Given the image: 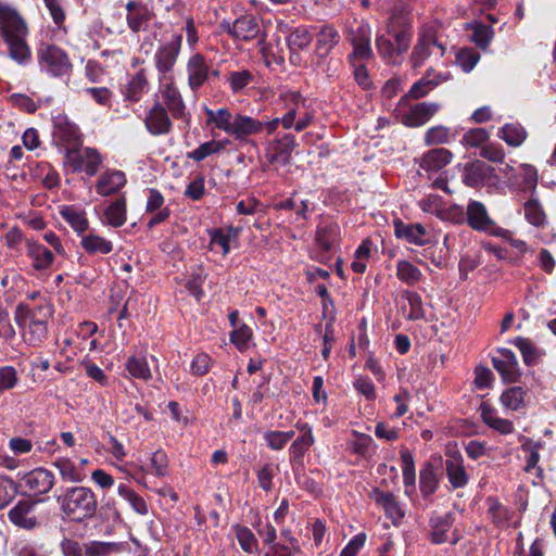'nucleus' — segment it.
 <instances>
[{
    "label": "nucleus",
    "instance_id": "nucleus-1",
    "mask_svg": "<svg viewBox=\"0 0 556 556\" xmlns=\"http://www.w3.org/2000/svg\"><path fill=\"white\" fill-rule=\"evenodd\" d=\"M28 35L29 27L21 12L13 5L0 2V37L7 45L9 58L21 66L28 65L33 60Z\"/></svg>",
    "mask_w": 556,
    "mask_h": 556
},
{
    "label": "nucleus",
    "instance_id": "nucleus-2",
    "mask_svg": "<svg viewBox=\"0 0 556 556\" xmlns=\"http://www.w3.org/2000/svg\"><path fill=\"white\" fill-rule=\"evenodd\" d=\"M52 313V306L48 303L39 304L31 309L25 308L22 304L17 306L15 320L23 329V339L27 344L36 346L46 339Z\"/></svg>",
    "mask_w": 556,
    "mask_h": 556
},
{
    "label": "nucleus",
    "instance_id": "nucleus-3",
    "mask_svg": "<svg viewBox=\"0 0 556 556\" xmlns=\"http://www.w3.org/2000/svg\"><path fill=\"white\" fill-rule=\"evenodd\" d=\"M62 513L72 521L81 522L92 518L97 511V500L91 489L86 486L67 488L58 497Z\"/></svg>",
    "mask_w": 556,
    "mask_h": 556
},
{
    "label": "nucleus",
    "instance_id": "nucleus-4",
    "mask_svg": "<svg viewBox=\"0 0 556 556\" xmlns=\"http://www.w3.org/2000/svg\"><path fill=\"white\" fill-rule=\"evenodd\" d=\"M37 62L40 71L53 78L70 77L73 71L67 52L54 43H40L37 49Z\"/></svg>",
    "mask_w": 556,
    "mask_h": 556
},
{
    "label": "nucleus",
    "instance_id": "nucleus-5",
    "mask_svg": "<svg viewBox=\"0 0 556 556\" xmlns=\"http://www.w3.org/2000/svg\"><path fill=\"white\" fill-rule=\"evenodd\" d=\"M182 46V34L175 33L167 40L156 47L153 63L157 73V79L175 77V66Z\"/></svg>",
    "mask_w": 556,
    "mask_h": 556
},
{
    "label": "nucleus",
    "instance_id": "nucleus-6",
    "mask_svg": "<svg viewBox=\"0 0 556 556\" xmlns=\"http://www.w3.org/2000/svg\"><path fill=\"white\" fill-rule=\"evenodd\" d=\"M394 41L386 35H379L376 38V47L379 54L389 63H399L400 56L406 52L410 45L412 31L405 26L399 30L392 28L389 30Z\"/></svg>",
    "mask_w": 556,
    "mask_h": 556
},
{
    "label": "nucleus",
    "instance_id": "nucleus-7",
    "mask_svg": "<svg viewBox=\"0 0 556 556\" xmlns=\"http://www.w3.org/2000/svg\"><path fill=\"white\" fill-rule=\"evenodd\" d=\"M102 154L94 148L66 149L65 165L75 173H85L89 177L98 174L103 163Z\"/></svg>",
    "mask_w": 556,
    "mask_h": 556
},
{
    "label": "nucleus",
    "instance_id": "nucleus-8",
    "mask_svg": "<svg viewBox=\"0 0 556 556\" xmlns=\"http://www.w3.org/2000/svg\"><path fill=\"white\" fill-rule=\"evenodd\" d=\"M8 518L15 527L34 531L43 525V515L38 511L37 502L30 500L18 501L8 513Z\"/></svg>",
    "mask_w": 556,
    "mask_h": 556
},
{
    "label": "nucleus",
    "instance_id": "nucleus-9",
    "mask_svg": "<svg viewBox=\"0 0 556 556\" xmlns=\"http://www.w3.org/2000/svg\"><path fill=\"white\" fill-rule=\"evenodd\" d=\"M445 53V47L439 41L435 30L432 27H425L418 37L413 49L410 62L413 67H420L432 54L440 58Z\"/></svg>",
    "mask_w": 556,
    "mask_h": 556
},
{
    "label": "nucleus",
    "instance_id": "nucleus-10",
    "mask_svg": "<svg viewBox=\"0 0 556 556\" xmlns=\"http://www.w3.org/2000/svg\"><path fill=\"white\" fill-rule=\"evenodd\" d=\"M160 85V93L163 99V105L176 119H186L188 113L186 112V104L182 96L175 84V77L166 79H157Z\"/></svg>",
    "mask_w": 556,
    "mask_h": 556
},
{
    "label": "nucleus",
    "instance_id": "nucleus-11",
    "mask_svg": "<svg viewBox=\"0 0 556 556\" xmlns=\"http://www.w3.org/2000/svg\"><path fill=\"white\" fill-rule=\"evenodd\" d=\"M219 28L237 41H250L258 37L261 27L252 15H242L232 23L222 21Z\"/></svg>",
    "mask_w": 556,
    "mask_h": 556
},
{
    "label": "nucleus",
    "instance_id": "nucleus-12",
    "mask_svg": "<svg viewBox=\"0 0 556 556\" xmlns=\"http://www.w3.org/2000/svg\"><path fill=\"white\" fill-rule=\"evenodd\" d=\"M466 222L476 231L498 235L500 228L490 217L486 206L480 201H469L466 210Z\"/></svg>",
    "mask_w": 556,
    "mask_h": 556
},
{
    "label": "nucleus",
    "instance_id": "nucleus-13",
    "mask_svg": "<svg viewBox=\"0 0 556 556\" xmlns=\"http://www.w3.org/2000/svg\"><path fill=\"white\" fill-rule=\"evenodd\" d=\"M126 23L132 33L146 31L154 17V12L148 4L130 0L126 3Z\"/></svg>",
    "mask_w": 556,
    "mask_h": 556
},
{
    "label": "nucleus",
    "instance_id": "nucleus-14",
    "mask_svg": "<svg viewBox=\"0 0 556 556\" xmlns=\"http://www.w3.org/2000/svg\"><path fill=\"white\" fill-rule=\"evenodd\" d=\"M144 126L152 136H166L173 129V122L166 108L156 101L146 113Z\"/></svg>",
    "mask_w": 556,
    "mask_h": 556
},
{
    "label": "nucleus",
    "instance_id": "nucleus-15",
    "mask_svg": "<svg viewBox=\"0 0 556 556\" xmlns=\"http://www.w3.org/2000/svg\"><path fill=\"white\" fill-rule=\"evenodd\" d=\"M497 353L500 356L492 357V365L500 374L503 381L511 383L516 382L521 372L518 364L517 356L509 349H498Z\"/></svg>",
    "mask_w": 556,
    "mask_h": 556
},
{
    "label": "nucleus",
    "instance_id": "nucleus-16",
    "mask_svg": "<svg viewBox=\"0 0 556 556\" xmlns=\"http://www.w3.org/2000/svg\"><path fill=\"white\" fill-rule=\"evenodd\" d=\"M452 78L451 73H437L433 68H429L426 74L413 84L408 92L402 99H421L426 97L440 84Z\"/></svg>",
    "mask_w": 556,
    "mask_h": 556
},
{
    "label": "nucleus",
    "instance_id": "nucleus-17",
    "mask_svg": "<svg viewBox=\"0 0 556 556\" xmlns=\"http://www.w3.org/2000/svg\"><path fill=\"white\" fill-rule=\"evenodd\" d=\"M23 486L33 495L47 494L54 485V475L46 468H35L22 478Z\"/></svg>",
    "mask_w": 556,
    "mask_h": 556
},
{
    "label": "nucleus",
    "instance_id": "nucleus-18",
    "mask_svg": "<svg viewBox=\"0 0 556 556\" xmlns=\"http://www.w3.org/2000/svg\"><path fill=\"white\" fill-rule=\"evenodd\" d=\"M369 497L384 510L387 518H389L394 526L401 523L405 516V510L393 493L383 492L379 488H374L369 493Z\"/></svg>",
    "mask_w": 556,
    "mask_h": 556
},
{
    "label": "nucleus",
    "instance_id": "nucleus-19",
    "mask_svg": "<svg viewBox=\"0 0 556 556\" xmlns=\"http://www.w3.org/2000/svg\"><path fill=\"white\" fill-rule=\"evenodd\" d=\"M370 37L371 33L367 24H362L356 30L352 31L350 37L351 45L353 46V52L350 55L351 63L366 61L372 56Z\"/></svg>",
    "mask_w": 556,
    "mask_h": 556
},
{
    "label": "nucleus",
    "instance_id": "nucleus-20",
    "mask_svg": "<svg viewBox=\"0 0 556 556\" xmlns=\"http://www.w3.org/2000/svg\"><path fill=\"white\" fill-rule=\"evenodd\" d=\"M494 176V168L481 160L466 163L463 170V182L471 188L483 186Z\"/></svg>",
    "mask_w": 556,
    "mask_h": 556
},
{
    "label": "nucleus",
    "instance_id": "nucleus-21",
    "mask_svg": "<svg viewBox=\"0 0 556 556\" xmlns=\"http://www.w3.org/2000/svg\"><path fill=\"white\" fill-rule=\"evenodd\" d=\"M440 110L437 102H419L402 114L401 122L407 127H420L430 121Z\"/></svg>",
    "mask_w": 556,
    "mask_h": 556
},
{
    "label": "nucleus",
    "instance_id": "nucleus-22",
    "mask_svg": "<svg viewBox=\"0 0 556 556\" xmlns=\"http://www.w3.org/2000/svg\"><path fill=\"white\" fill-rule=\"evenodd\" d=\"M188 85L197 91L208 79L210 67L201 53H195L187 62Z\"/></svg>",
    "mask_w": 556,
    "mask_h": 556
},
{
    "label": "nucleus",
    "instance_id": "nucleus-23",
    "mask_svg": "<svg viewBox=\"0 0 556 556\" xmlns=\"http://www.w3.org/2000/svg\"><path fill=\"white\" fill-rule=\"evenodd\" d=\"M295 428L301 432V435L295 439L289 447L290 462L302 463L304 455L314 444L315 439L312 427L308 424L296 422Z\"/></svg>",
    "mask_w": 556,
    "mask_h": 556
},
{
    "label": "nucleus",
    "instance_id": "nucleus-24",
    "mask_svg": "<svg viewBox=\"0 0 556 556\" xmlns=\"http://www.w3.org/2000/svg\"><path fill=\"white\" fill-rule=\"evenodd\" d=\"M264 129V123L248 115H235V122L229 136L236 140L245 141L250 136L257 135Z\"/></svg>",
    "mask_w": 556,
    "mask_h": 556
},
{
    "label": "nucleus",
    "instance_id": "nucleus-25",
    "mask_svg": "<svg viewBox=\"0 0 556 556\" xmlns=\"http://www.w3.org/2000/svg\"><path fill=\"white\" fill-rule=\"evenodd\" d=\"M126 181L124 172L109 169L100 175L96 184V191L102 197H109L117 193L126 185Z\"/></svg>",
    "mask_w": 556,
    "mask_h": 556
},
{
    "label": "nucleus",
    "instance_id": "nucleus-26",
    "mask_svg": "<svg viewBox=\"0 0 556 556\" xmlns=\"http://www.w3.org/2000/svg\"><path fill=\"white\" fill-rule=\"evenodd\" d=\"M26 255L31 261V267L37 271L48 270L54 261L52 251L37 241L26 242Z\"/></svg>",
    "mask_w": 556,
    "mask_h": 556
},
{
    "label": "nucleus",
    "instance_id": "nucleus-27",
    "mask_svg": "<svg viewBox=\"0 0 556 556\" xmlns=\"http://www.w3.org/2000/svg\"><path fill=\"white\" fill-rule=\"evenodd\" d=\"M393 225L394 235L397 239L415 245H425L428 242L426 239L427 230L421 224H405L401 219H395Z\"/></svg>",
    "mask_w": 556,
    "mask_h": 556
},
{
    "label": "nucleus",
    "instance_id": "nucleus-28",
    "mask_svg": "<svg viewBox=\"0 0 556 556\" xmlns=\"http://www.w3.org/2000/svg\"><path fill=\"white\" fill-rule=\"evenodd\" d=\"M445 471L448 482L454 489L464 488L469 481V476L460 454L455 453L448 455L445 460Z\"/></svg>",
    "mask_w": 556,
    "mask_h": 556
},
{
    "label": "nucleus",
    "instance_id": "nucleus-29",
    "mask_svg": "<svg viewBox=\"0 0 556 556\" xmlns=\"http://www.w3.org/2000/svg\"><path fill=\"white\" fill-rule=\"evenodd\" d=\"M482 421L491 429L501 434H510L514 432V424L509 419L501 418L497 410L489 403L483 402L479 407Z\"/></svg>",
    "mask_w": 556,
    "mask_h": 556
},
{
    "label": "nucleus",
    "instance_id": "nucleus-30",
    "mask_svg": "<svg viewBox=\"0 0 556 556\" xmlns=\"http://www.w3.org/2000/svg\"><path fill=\"white\" fill-rule=\"evenodd\" d=\"M53 139L61 144H78L80 142L79 128L65 116L54 119Z\"/></svg>",
    "mask_w": 556,
    "mask_h": 556
},
{
    "label": "nucleus",
    "instance_id": "nucleus-31",
    "mask_svg": "<svg viewBox=\"0 0 556 556\" xmlns=\"http://www.w3.org/2000/svg\"><path fill=\"white\" fill-rule=\"evenodd\" d=\"M453 153L445 148H435L424 153L419 167L426 172H438L451 163Z\"/></svg>",
    "mask_w": 556,
    "mask_h": 556
},
{
    "label": "nucleus",
    "instance_id": "nucleus-32",
    "mask_svg": "<svg viewBox=\"0 0 556 556\" xmlns=\"http://www.w3.org/2000/svg\"><path fill=\"white\" fill-rule=\"evenodd\" d=\"M340 35L332 26H324L317 34L315 53L324 59L329 55L331 50L339 43Z\"/></svg>",
    "mask_w": 556,
    "mask_h": 556
},
{
    "label": "nucleus",
    "instance_id": "nucleus-33",
    "mask_svg": "<svg viewBox=\"0 0 556 556\" xmlns=\"http://www.w3.org/2000/svg\"><path fill=\"white\" fill-rule=\"evenodd\" d=\"M125 370H127L129 377L135 379L149 381L152 378L150 365L143 354L129 356L125 363Z\"/></svg>",
    "mask_w": 556,
    "mask_h": 556
},
{
    "label": "nucleus",
    "instance_id": "nucleus-34",
    "mask_svg": "<svg viewBox=\"0 0 556 556\" xmlns=\"http://www.w3.org/2000/svg\"><path fill=\"white\" fill-rule=\"evenodd\" d=\"M149 86L146 70L141 68L134 74L125 88V99L131 102H138Z\"/></svg>",
    "mask_w": 556,
    "mask_h": 556
},
{
    "label": "nucleus",
    "instance_id": "nucleus-35",
    "mask_svg": "<svg viewBox=\"0 0 556 556\" xmlns=\"http://www.w3.org/2000/svg\"><path fill=\"white\" fill-rule=\"evenodd\" d=\"M80 245L89 254H109L113 251V243L93 231L81 237Z\"/></svg>",
    "mask_w": 556,
    "mask_h": 556
},
{
    "label": "nucleus",
    "instance_id": "nucleus-36",
    "mask_svg": "<svg viewBox=\"0 0 556 556\" xmlns=\"http://www.w3.org/2000/svg\"><path fill=\"white\" fill-rule=\"evenodd\" d=\"M401 462H402V471H403V482L405 486V493L410 495V493L415 490L416 483V471H415V462L413 454L407 447H402L400 451Z\"/></svg>",
    "mask_w": 556,
    "mask_h": 556
},
{
    "label": "nucleus",
    "instance_id": "nucleus-37",
    "mask_svg": "<svg viewBox=\"0 0 556 556\" xmlns=\"http://www.w3.org/2000/svg\"><path fill=\"white\" fill-rule=\"evenodd\" d=\"M296 147L295 138L291 134H285L273 142L274 153L270 155V163L287 162Z\"/></svg>",
    "mask_w": 556,
    "mask_h": 556
},
{
    "label": "nucleus",
    "instance_id": "nucleus-38",
    "mask_svg": "<svg viewBox=\"0 0 556 556\" xmlns=\"http://www.w3.org/2000/svg\"><path fill=\"white\" fill-rule=\"evenodd\" d=\"M497 136L510 147H520L527 139L528 132L519 123H507L498 131Z\"/></svg>",
    "mask_w": 556,
    "mask_h": 556
},
{
    "label": "nucleus",
    "instance_id": "nucleus-39",
    "mask_svg": "<svg viewBox=\"0 0 556 556\" xmlns=\"http://www.w3.org/2000/svg\"><path fill=\"white\" fill-rule=\"evenodd\" d=\"M208 233L211 250H214L215 247H219L222 254L226 256L230 251V241L237 238L238 231L229 227L226 230L223 228L212 229L208 230Z\"/></svg>",
    "mask_w": 556,
    "mask_h": 556
},
{
    "label": "nucleus",
    "instance_id": "nucleus-40",
    "mask_svg": "<svg viewBox=\"0 0 556 556\" xmlns=\"http://www.w3.org/2000/svg\"><path fill=\"white\" fill-rule=\"evenodd\" d=\"M126 199L125 197L118 198L112 202L104 211V218L108 225L112 227H121L126 222Z\"/></svg>",
    "mask_w": 556,
    "mask_h": 556
},
{
    "label": "nucleus",
    "instance_id": "nucleus-41",
    "mask_svg": "<svg viewBox=\"0 0 556 556\" xmlns=\"http://www.w3.org/2000/svg\"><path fill=\"white\" fill-rule=\"evenodd\" d=\"M431 532L430 539L434 544H442L447 541L446 533L452 526V516L445 514L443 516L432 517L430 520Z\"/></svg>",
    "mask_w": 556,
    "mask_h": 556
},
{
    "label": "nucleus",
    "instance_id": "nucleus-42",
    "mask_svg": "<svg viewBox=\"0 0 556 556\" xmlns=\"http://www.w3.org/2000/svg\"><path fill=\"white\" fill-rule=\"evenodd\" d=\"M53 466L59 470L62 480L65 482L78 483L84 480L83 473L70 458H56Z\"/></svg>",
    "mask_w": 556,
    "mask_h": 556
},
{
    "label": "nucleus",
    "instance_id": "nucleus-43",
    "mask_svg": "<svg viewBox=\"0 0 556 556\" xmlns=\"http://www.w3.org/2000/svg\"><path fill=\"white\" fill-rule=\"evenodd\" d=\"M439 485V479L432 464L427 463L419 472V488L422 496L432 495Z\"/></svg>",
    "mask_w": 556,
    "mask_h": 556
},
{
    "label": "nucleus",
    "instance_id": "nucleus-44",
    "mask_svg": "<svg viewBox=\"0 0 556 556\" xmlns=\"http://www.w3.org/2000/svg\"><path fill=\"white\" fill-rule=\"evenodd\" d=\"M61 215L78 233L85 232L89 227V222L85 212L79 211L74 206H65L61 211Z\"/></svg>",
    "mask_w": 556,
    "mask_h": 556
},
{
    "label": "nucleus",
    "instance_id": "nucleus-45",
    "mask_svg": "<svg viewBox=\"0 0 556 556\" xmlns=\"http://www.w3.org/2000/svg\"><path fill=\"white\" fill-rule=\"evenodd\" d=\"M526 219L535 227H544L547 223L546 214L536 199H530L523 204Z\"/></svg>",
    "mask_w": 556,
    "mask_h": 556
},
{
    "label": "nucleus",
    "instance_id": "nucleus-46",
    "mask_svg": "<svg viewBox=\"0 0 556 556\" xmlns=\"http://www.w3.org/2000/svg\"><path fill=\"white\" fill-rule=\"evenodd\" d=\"M397 278L408 286H414L420 281L422 274L418 267L408 261L401 260L396 263Z\"/></svg>",
    "mask_w": 556,
    "mask_h": 556
},
{
    "label": "nucleus",
    "instance_id": "nucleus-47",
    "mask_svg": "<svg viewBox=\"0 0 556 556\" xmlns=\"http://www.w3.org/2000/svg\"><path fill=\"white\" fill-rule=\"evenodd\" d=\"M339 235V227L337 224L318 226L316 231V242L324 251H330L334 245Z\"/></svg>",
    "mask_w": 556,
    "mask_h": 556
},
{
    "label": "nucleus",
    "instance_id": "nucleus-48",
    "mask_svg": "<svg viewBox=\"0 0 556 556\" xmlns=\"http://www.w3.org/2000/svg\"><path fill=\"white\" fill-rule=\"evenodd\" d=\"M124 548L123 543L94 541L86 546V556H111L121 553Z\"/></svg>",
    "mask_w": 556,
    "mask_h": 556
},
{
    "label": "nucleus",
    "instance_id": "nucleus-49",
    "mask_svg": "<svg viewBox=\"0 0 556 556\" xmlns=\"http://www.w3.org/2000/svg\"><path fill=\"white\" fill-rule=\"evenodd\" d=\"M514 344L519 349L526 365L535 364L541 356L540 350L530 339L518 337Z\"/></svg>",
    "mask_w": 556,
    "mask_h": 556
},
{
    "label": "nucleus",
    "instance_id": "nucleus-50",
    "mask_svg": "<svg viewBox=\"0 0 556 556\" xmlns=\"http://www.w3.org/2000/svg\"><path fill=\"white\" fill-rule=\"evenodd\" d=\"M525 394L521 387L508 388L502 393L501 403L507 409L518 410L523 405Z\"/></svg>",
    "mask_w": 556,
    "mask_h": 556
},
{
    "label": "nucleus",
    "instance_id": "nucleus-51",
    "mask_svg": "<svg viewBox=\"0 0 556 556\" xmlns=\"http://www.w3.org/2000/svg\"><path fill=\"white\" fill-rule=\"evenodd\" d=\"M485 503L488 505V516L494 525L501 526L509 519L508 509L497 498L489 496Z\"/></svg>",
    "mask_w": 556,
    "mask_h": 556
},
{
    "label": "nucleus",
    "instance_id": "nucleus-52",
    "mask_svg": "<svg viewBox=\"0 0 556 556\" xmlns=\"http://www.w3.org/2000/svg\"><path fill=\"white\" fill-rule=\"evenodd\" d=\"M254 79L253 74L248 70L233 71L227 76V81L233 93L242 91Z\"/></svg>",
    "mask_w": 556,
    "mask_h": 556
},
{
    "label": "nucleus",
    "instance_id": "nucleus-53",
    "mask_svg": "<svg viewBox=\"0 0 556 556\" xmlns=\"http://www.w3.org/2000/svg\"><path fill=\"white\" fill-rule=\"evenodd\" d=\"M402 298L405 299L409 305L407 318L410 320H418L425 318V309L421 296L413 291H404Z\"/></svg>",
    "mask_w": 556,
    "mask_h": 556
},
{
    "label": "nucleus",
    "instance_id": "nucleus-54",
    "mask_svg": "<svg viewBox=\"0 0 556 556\" xmlns=\"http://www.w3.org/2000/svg\"><path fill=\"white\" fill-rule=\"evenodd\" d=\"M312 42L311 34L303 27H298L287 37V45L291 51L303 50Z\"/></svg>",
    "mask_w": 556,
    "mask_h": 556
},
{
    "label": "nucleus",
    "instance_id": "nucleus-55",
    "mask_svg": "<svg viewBox=\"0 0 556 556\" xmlns=\"http://www.w3.org/2000/svg\"><path fill=\"white\" fill-rule=\"evenodd\" d=\"M480 60L479 52L471 48H462L456 54V64L465 72L469 73Z\"/></svg>",
    "mask_w": 556,
    "mask_h": 556
},
{
    "label": "nucleus",
    "instance_id": "nucleus-56",
    "mask_svg": "<svg viewBox=\"0 0 556 556\" xmlns=\"http://www.w3.org/2000/svg\"><path fill=\"white\" fill-rule=\"evenodd\" d=\"M285 99L292 102L295 106L291 108L280 119L285 129H290L295 125V117L298 113V104L302 101V96L296 91H288L285 93Z\"/></svg>",
    "mask_w": 556,
    "mask_h": 556
},
{
    "label": "nucleus",
    "instance_id": "nucleus-57",
    "mask_svg": "<svg viewBox=\"0 0 556 556\" xmlns=\"http://www.w3.org/2000/svg\"><path fill=\"white\" fill-rule=\"evenodd\" d=\"M16 494V483L7 476H0V510L8 506Z\"/></svg>",
    "mask_w": 556,
    "mask_h": 556
},
{
    "label": "nucleus",
    "instance_id": "nucleus-58",
    "mask_svg": "<svg viewBox=\"0 0 556 556\" xmlns=\"http://www.w3.org/2000/svg\"><path fill=\"white\" fill-rule=\"evenodd\" d=\"M225 144L222 141L211 140L200 144L197 149L189 153V157L201 162L211 154L218 153L223 150Z\"/></svg>",
    "mask_w": 556,
    "mask_h": 556
},
{
    "label": "nucleus",
    "instance_id": "nucleus-59",
    "mask_svg": "<svg viewBox=\"0 0 556 556\" xmlns=\"http://www.w3.org/2000/svg\"><path fill=\"white\" fill-rule=\"evenodd\" d=\"M236 536H237V540H238L241 548L244 552H247L249 554L256 552L257 540H256L255 535L253 534V532L249 528L237 526L236 527Z\"/></svg>",
    "mask_w": 556,
    "mask_h": 556
},
{
    "label": "nucleus",
    "instance_id": "nucleus-60",
    "mask_svg": "<svg viewBox=\"0 0 556 556\" xmlns=\"http://www.w3.org/2000/svg\"><path fill=\"white\" fill-rule=\"evenodd\" d=\"M450 129L445 126H434L429 128L425 134V143L427 146H437L447 143L450 141Z\"/></svg>",
    "mask_w": 556,
    "mask_h": 556
},
{
    "label": "nucleus",
    "instance_id": "nucleus-61",
    "mask_svg": "<svg viewBox=\"0 0 556 556\" xmlns=\"http://www.w3.org/2000/svg\"><path fill=\"white\" fill-rule=\"evenodd\" d=\"M151 472L156 477H165L168 475V457L162 450L152 453L150 457Z\"/></svg>",
    "mask_w": 556,
    "mask_h": 556
},
{
    "label": "nucleus",
    "instance_id": "nucleus-62",
    "mask_svg": "<svg viewBox=\"0 0 556 556\" xmlns=\"http://www.w3.org/2000/svg\"><path fill=\"white\" fill-rule=\"evenodd\" d=\"M17 370L10 365L0 367V392L9 391L18 383Z\"/></svg>",
    "mask_w": 556,
    "mask_h": 556
},
{
    "label": "nucleus",
    "instance_id": "nucleus-63",
    "mask_svg": "<svg viewBox=\"0 0 556 556\" xmlns=\"http://www.w3.org/2000/svg\"><path fill=\"white\" fill-rule=\"evenodd\" d=\"M206 278V274L199 268L197 271L192 273L190 278L186 282V289L189 291L191 295H193L198 301L203 296L202 285Z\"/></svg>",
    "mask_w": 556,
    "mask_h": 556
},
{
    "label": "nucleus",
    "instance_id": "nucleus-64",
    "mask_svg": "<svg viewBox=\"0 0 556 556\" xmlns=\"http://www.w3.org/2000/svg\"><path fill=\"white\" fill-rule=\"evenodd\" d=\"M492 37L493 30L490 26L478 24L473 27L471 40L478 48L486 49Z\"/></svg>",
    "mask_w": 556,
    "mask_h": 556
}]
</instances>
